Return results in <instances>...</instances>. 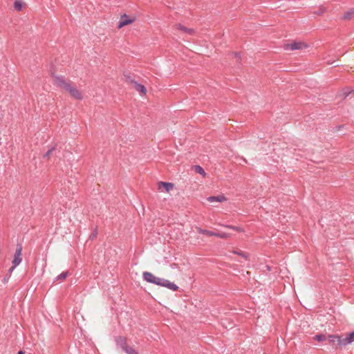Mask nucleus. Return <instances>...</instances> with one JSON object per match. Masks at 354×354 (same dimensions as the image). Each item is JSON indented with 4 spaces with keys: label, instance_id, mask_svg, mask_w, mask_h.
<instances>
[{
    "label": "nucleus",
    "instance_id": "nucleus-1",
    "mask_svg": "<svg viewBox=\"0 0 354 354\" xmlns=\"http://www.w3.org/2000/svg\"><path fill=\"white\" fill-rule=\"evenodd\" d=\"M144 279L151 283L156 284L162 287H165L171 290L176 291L178 290V286L173 282L165 279H161L156 277L153 274L149 272H145L143 273Z\"/></svg>",
    "mask_w": 354,
    "mask_h": 354
},
{
    "label": "nucleus",
    "instance_id": "nucleus-2",
    "mask_svg": "<svg viewBox=\"0 0 354 354\" xmlns=\"http://www.w3.org/2000/svg\"><path fill=\"white\" fill-rule=\"evenodd\" d=\"M118 347L122 348L127 354H138L135 349L128 345L127 338L123 336H118L115 339Z\"/></svg>",
    "mask_w": 354,
    "mask_h": 354
},
{
    "label": "nucleus",
    "instance_id": "nucleus-3",
    "mask_svg": "<svg viewBox=\"0 0 354 354\" xmlns=\"http://www.w3.org/2000/svg\"><path fill=\"white\" fill-rule=\"evenodd\" d=\"M52 78L53 84L64 91L70 84V82H67L63 76L53 74Z\"/></svg>",
    "mask_w": 354,
    "mask_h": 354
},
{
    "label": "nucleus",
    "instance_id": "nucleus-4",
    "mask_svg": "<svg viewBox=\"0 0 354 354\" xmlns=\"http://www.w3.org/2000/svg\"><path fill=\"white\" fill-rule=\"evenodd\" d=\"M70 96L74 99L81 100L83 99V95L80 90H79L76 86L70 83L68 86L65 91Z\"/></svg>",
    "mask_w": 354,
    "mask_h": 354
},
{
    "label": "nucleus",
    "instance_id": "nucleus-5",
    "mask_svg": "<svg viewBox=\"0 0 354 354\" xmlns=\"http://www.w3.org/2000/svg\"><path fill=\"white\" fill-rule=\"evenodd\" d=\"M22 247L21 245H17L15 250L14 258L12 261V266L10 268V272H12L14 269L19 266L22 261Z\"/></svg>",
    "mask_w": 354,
    "mask_h": 354
},
{
    "label": "nucleus",
    "instance_id": "nucleus-6",
    "mask_svg": "<svg viewBox=\"0 0 354 354\" xmlns=\"http://www.w3.org/2000/svg\"><path fill=\"white\" fill-rule=\"evenodd\" d=\"M329 337L336 338L337 340V344L339 346H346V344H351L354 341V331L349 333L348 336L344 339H342L340 336L336 335H329Z\"/></svg>",
    "mask_w": 354,
    "mask_h": 354
},
{
    "label": "nucleus",
    "instance_id": "nucleus-7",
    "mask_svg": "<svg viewBox=\"0 0 354 354\" xmlns=\"http://www.w3.org/2000/svg\"><path fill=\"white\" fill-rule=\"evenodd\" d=\"M307 47V44L302 41H292L291 43L286 44L283 46V48L286 50H301Z\"/></svg>",
    "mask_w": 354,
    "mask_h": 354
},
{
    "label": "nucleus",
    "instance_id": "nucleus-8",
    "mask_svg": "<svg viewBox=\"0 0 354 354\" xmlns=\"http://www.w3.org/2000/svg\"><path fill=\"white\" fill-rule=\"evenodd\" d=\"M174 184L171 183H165V182H159L158 183V189L161 190L162 188L166 192H169L171 190L174 189Z\"/></svg>",
    "mask_w": 354,
    "mask_h": 354
},
{
    "label": "nucleus",
    "instance_id": "nucleus-9",
    "mask_svg": "<svg viewBox=\"0 0 354 354\" xmlns=\"http://www.w3.org/2000/svg\"><path fill=\"white\" fill-rule=\"evenodd\" d=\"M207 200L209 203H214V202L222 203V202L227 201V198L223 194H220L216 196H209L207 198Z\"/></svg>",
    "mask_w": 354,
    "mask_h": 354
},
{
    "label": "nucleus",
    "instance_id": "nucleus-10",
    "mask_svg": "<svg viewBox=\"0 0 354 354\" xmlns=\"http://www.w3.org/2000/svg\"><path fill=\"white\" fill-rule=\"evenodd\" d=\"M133 21H134V18L129 19L127 16H123L120 18L118 27L121 28L124 26L131 24Z\"/></svg>",
    "mask_w": 354,
    "mask_h": 354
},
{
    "label": "nucleus",
    "instance_id": "nucleus-11",
    "mask_svg": "<svg viewBox=\"0 0 354 354\" xmlns=\"http://www.w3.org/2000/svg\"><path fill=\"white\" fill-rule=\"evenodd\" d=\"M133 88L134 89H136L138 92H139L140 93H141L142 95H145L146 93H147V89L146 88L140 84H138L137 82H133Z\"/></svg>",
    "mask_w": 354,
    "mask_h": 354
},
{
    "label": "nucleus",
    "instance_id": "nucleus-12",
    "mask_svg": "<svg viewBox=\"0 0 354 354\" xmlns=\"http://www.w3.org/2000/svg\"><path fill=\"white\" fill-rule=\"evenodd\" d=\"M175 28L176 30H180L189 35H192L194 32V30L192 29L187 28L180 24H176L175 26Z\"/></svg>",
    "mask_w": 354,
    "mask_h": 354
},
{
    "label": "nucleus",
    "instance_id": "nucleus-13",
    "mask_svg": "<svg viewBox=\"0 0 354 354\" xmlns=\"http://www.w3.org/2000/svg\"><path fill=\"white\" fill-rule=\"evenodd\" d=\"M196 229L197 232L200 234H205L207 236H214V232H213L208 231L206 230H203L202 228L198 227H196Z\"/></svg>",
    "mask_w": 354,
    "mask_h": 354
},
{
    "label": "nucleus",
    "instance_id": "nucleus-14",
    "mask_svg": "<svg viewBox=\"0 0 354 354\" xmlns=\"http://www.w3.org/2000/svg\"><path fill=\"white\" fill-rule=\"evenodd\" d=\"M193 169L194 170L195 172L198 173V174H200L201 175H202L203 177H205L206 176V173L205 171H204V169L199 165H196L193 167Z\"/></svg>",
    "mask_w": 354,
    "mask_h": 354
},
{
    "label": "nucleus",
    "instance_id": "nucleus-15",
    "mask_svg": "<svg viewBox=\"0 0 354 354\" xmlns=\"http://www.w3.org/2000/svg\"><path fill=\"white\" fill-rule=\"evenodd\" d=\"M23 7V2L21 0H16L14 3V8L16 10L20 11Z\"/></svg>",
    "mask_w": 354,
    "mask_h": 354
},
{
    "label": "nucleus",
    "instance_id": "nucleus-16",
    "mask_svg": "<svg viewBox=\"0 0 354 354\" xmlns=\"http://www.w3.org/2000/svg\"><path fill=\"white\" fill-rule=\"evenodd\" d=\"M233 253L241 256L245 259H247L248 257V254L241 250H236L233 251Z\"/></svg>",
    "mask_w": 354,
    "mask_h": 354
},
{
    "label": "nucleus",
    "instance_id": "nucleus-17",
    "mask_svg": "<svg viewBox=\"0 0 354 354\" xmlns=\"http://www.w3.org/2000/svg\"><path fill=\"white\" fill-rule=\"evenodd\" d=\"M314 339L318 342H323L326 339V337L324 335H317L314 337Z\"/></svg>",
    "mask_w": 354,
    "mask_h": 354
},
{
    "label": "nucleus",
    "instance_id": "nucleus-18",
    "mask_svg": "<svg viewBox=\"0 0 354 354\" xmlns=\"http://www.w3.org/2000/svg\"><path fill=\"white\" fill-rule=\"evenodd\" d=\"M326 9L324 7L322 6V7L318 8V9L315 12V14L321 15L324 14V12H326Z\"/></svg>",
    "mask_w": 354,
    "mask_h": 354
},
{
    "label": "nucleus",
    "instance_id": "nucleus-19",
    "mask_svg": "<svg viewBox=\"0 0 354 354\" xmlns=\"http://www.w3.org/2000/svg\"><path fill=\"white\" fill-rule=\"evenodd\" d=\"M214 236L221 239H225L228 237V235L226 233H214Z\"/></svg>",
    "mask_w": 354,
    "mask_h": 354
},
{
    "label": "nucleus",
    "instance_id": "nucleus-20",
    "mask_svg": "<svg viewBox=\"0 0 354 354\" xmlns=\"http://www.w3.org/2000/svg\"><path fill=\"white\" fill-rule=\"evenodd\" d=\"M67 275H68V272H63V273H62V274L58 277V279H66V277H67Z\"/></svg>",
    "mask_w": 354,
    "mask_h": 354
},
{
    "label": "nucleus",
    "instance_id": "nucleus-21",
    "mask_svg": "<svg viewBox=\"0 0 354 354\" xmlns=\"http://www.w3.org/2000/svg\"><path fill=\"white\" fill-rule=\"evenodd\" d=\"M227 227L233 229L237 232H243V230L239 227L227 226Z\"/></svg>",
    "mask_w": 354,
    "mask_h": 354
},
{
    "label": "nucleus",
    "instance_id": "nucleus-22",
    "mask_svg": "<svg viewBox=\"0 0 354 354\" xmlns=\"http://www.w3.org/2000/svg\"><path fill=\"white\" fill-rule=\"evenodd\" d=\"M328 338L330 339L331 343H334L335 341L337 342L336 338H330L329 337Z\"/></svg>",
    "mask_w": 354,
    "mask_h": 354
},
{
    "label": "nucleus",
    "instance_id": "nucleus-23",
    "mask_svg": "<svg viewBox=\"0 0 354 354\" xmlns=\"http://www.w3.org/2000/svg\"><path fill=\"white\" fill-rule=\"evenodd\" d=\"M17 354H25V353H24V351H19V352H18V353H17Z\"/></svg>",
    "mask_w": 354,
    "mask_h": 354
}]
</instances>
